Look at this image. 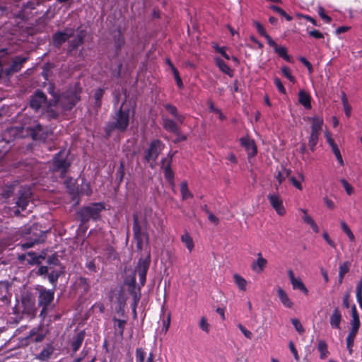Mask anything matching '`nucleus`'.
<instances>
[{
    "instance_id": "31",
    "label": "nucleus",
    "mask_w": 362,
    "mask_h": 362,
    "mask_svg": "<svg viewBox=\"0 0 362 362\" xmlns=\"http://www.w3.org/2000/svg\"><path fill=\"white\" fill-rule=\"evenodd\" d=\"M309 120L312 123L311 132L320 134L323 124V119L318 117H315L309 118Z\"/></svg>"
},
{
    "instance_id": "1",
    "label": "nucleus",
    "mask_w": 362,
    "mask_h": 362,
    "mask_svg": "<svg viewBox=\"0 0 362 362\" xmlns=\"http://www.w3.org/2000/svg\"><path fill=\"white\" fill-rule=\"evenodd\" d=\"M134 109L127 107L123 103L119 109L112 116V119L105 127V132L109 136L114 130L119 132L127 131L131 118L134 117Z\"/></svg>"
},
{
    "instance_id": "40",
    "label": "nucleus",
    "mask_w": 362,
    "mask_h": 362,
    "mask_svg": "<svg viewBox=\"0 0 362 362\" xmlns=\"http://www.w3.org/2000/svg\"><path fill=\"white\" fill-rule=\"evenodd\" d=\"M104 94V90L101 88H98L96 90L95 93H94V106L96 110H98L100 108L101 106V99Z\"/></svg>"
},
{
    "instance_id": "7",
    "label": "nucleus",
    "mask_w": 362,
    "mask_h": 362,
    "mask_svg": "<svg viewBox=\"0 0 362 362\" xmlns=\"http://www.w3.org/2000/svg\"><path fill=\"white\" fill-rule=\"evenodd\" d=\"M67 157L68 152L65 150H61L53 158L52 170L54 172H60L62 177L65 175L70 166V163L67 160Z\"/></svg>"
},
{
    "instance_id": "52",
    "label": "nucleus",
    "mask_w": 362,
    "mask_h": 362,
    "mask_svg": "<svg viewBox=\"0 0 362 362\" xmlns=\"http://www.w3.org/2000/svg\"><path fill=\"white\" fill-rule=\"evenodd\" d=\"M145 357H146V353L141 348H139L136 350V362H145L144 361Z\"/></svg>"
},
{
    "instance_id": "46",
    "label": "nucleus",
    "mask_w": 362,
    "mask_h": 362,
    "mask_svg": "<svg viewBox=\"0 0 362 362\" xmlns=\"http://www.w3.org/2000/svg\"><path fill=\"white\" fill-rule=\"evenodd\" d=\"M61 274V272L53 270L52 268L49 270L48 273V279L49 282L53 284L54 286L57 284V280Z\"/></svg>"
},
{
    "instance_id": "37",
    "label": "nucleus",
    "mask_w": 362,
    "mask_h": 362,
    "mask_svg": "<svg viewBox=\"0 0 362 362\" xmlns=\"http://www.w3.org/2000/svg\"><path fill=\"white\" fill-rule=\"evenodd\" d=\"M317 349L320 353V357L321 359H325L328 356L329 352L327 349V344L324 340L318 341Z\"/></svg>"
},
{
    "instance_id": "45",
    "label": "nucleus",
    "mask_w": 362,
    "mask_h": 362,
    "mask_svg": "<svg viewBox=\"0 0 362 362\" xmlns=\"http://www.w3.org/2000/svg\"><path fill=\"white\" fill-rule=\"evenodd\" d=\"M113 321L115 322V327H117V329L118 330L119 334L121 337H122L124 331V327L127 324L126 320H119L116 317H114Z\"/></svg>"
},
{
    "instance_id": "54",
    "label": "nucleus",
    "mask_w": 362,
    "mask_h": 362,
    "mask_svg": "<svg viewBox=\"0 0 362 362\" xmlns=\"http://www.w3.org/2000/svg\"><path fill=\"white\" fill-rule=\"evenodd\" d=\"M341 182L348 195H351L354 193V187L345 179H341Z\"/></svg>"
},
{
    "instance_id": "43",
    "label": "nucleus",
    "mask_w": 362,
    "mask_h": 362,
    "mask_svg": "<svg viewBox=\"0 0 362 362\" xmlns=\"http://www.w3.org/2000/svg\"><path fill=\"white\" fill-rule=\"evenodd\" d=\"M180 192L183 199L192 197V194L188 189L187 182L186 181L182 182L180 185Z\"/></svg>"
},
{
    "instance_id": "50",
    "label": "nucleus",
    "mask_w": 362,
    "mask_h": 362,
    "mask_svg": "<svg viewBox=\"0 0 362 362\" xmlns=\"http://www.w3.org/2000/svg\"><path fill=\"white\" fill-rule=\"evenodd\" d=\"M281 72L284 74V76L287 78L291 82L294 83L295 82V78L292 76L291 73V70L287 66H282L281 68Z\"/></svg>"
},
{
    "instance_id": "2",
    "label": "nucleus",
    "mask_w": 362,
    "mask_h": 362,
    "mask_svg": "<svg viewBox=\"0 0 362 362\" xmlns=\"http://www.w3.org/2000/svg\"><path fill=\"white\" fill-rule=\"evenodd\" d=\"M147 221L146 218L139 220L137 214H133V236L136 242V248L141 250L144 247V240L146 242L148 240V235L147 233L143 230V227H146Z\"/></svg>"
},
{
    "instance_id": "59",
    "label": "nucleus",
    "mask_w": 362,
    "mask_h": 362,
    "mask_svg": "<svg viewBox=\"0 0 362 362\" xmlns=\"http://www.w3.org/2000/svg\"><path fill=\"white\" fill-rule=\"evenodd\" d=\"M318 14L326 23H330L332 21V18L325 14V10L322 7H319L318 8Z\"/></svg>"
},
{
    "instance_id": "14",
    "label": "nucleus",
    "mask_w": 362,
    "mask_h": 362,
    "mask_svg": "<svg viewBox=\"0 0 362 362\" xmlns=\"http://www.w3.org/2000/svg\"><path fill=\"white\" fill-rule=\"evenodd\" d=\"M46 102L47 97L45 94L41 90H37L35 95L31 97L30 105L33 109L38 110Z\"/></svg>"
},
{
    "instance_id": "9",
    "label": "nucleus",
    "mask_w": 362,
    "mask_h": 362,
    "mask_svg": "<svg viewBox=\"0 0 362 362\" xmlns=\"http://www.w3.org/2000/svg\"><path fill=\"white\" fill-rule=\"evenodd\" d=\"M150 256L148 255L145 259H139L138 264L136 267L135 272L139 276V281L141 286H144L146 282V274L150 265Z\"/></svg>"
},
{
    "instance_id": "12",
    "label": "nucleus",
    "mask_w": 362,
    "mask_h": 362,
    "mask_svg": "<svg viewBox=\"0 0 362 362\" xmlns=\"http://www.w3.org/2000/svg\"><path fill=\"white\" fill-rule=\"evenodd\" d=\"M29 233H32L33 237L25 243L21 244L22 249H28L32 247L35 244L40 242L41 238H43L44 233L41 230H37L35 227H33L30 229Z\"/></svg>"
},
{
    "instance_id": "25",
    "label": "nucleus",
    "mask_w": 362,
    "mask_h": 362,
    "mask_svg": "<svg viewBox=\"0 0 362 362\" xmlns=\"http://www.w3.org/2000/svg\"><path fill=\"white\" fill-rule=\"evenodd\" d=\"M342 319V315L339 308H335L329 318L330 325L334 329H340V323Z\"/></svg>"
},
{
    "instance_id": "63",
    "label": "nucleus",
    "mask_w": 362,
    "mask_h": 362,
    "mask_svg": "<svg viewBox=\"0 0 362 362\" xmlns=\"http://www.w3.org/2000/svg\"><path fill=\"white\" fill-rule=\"evenodd\" d=\"M238 328L241 331V332L244 334L245 337L247 339H251L252 337V334L250 331L247 330L243 325L239 324Z\"/></svg>"
},
{
    "instance_id": "38",
    "label": "nucleus",
    "mask_w": 362,
    "mask_h": 362,
    "mask_svg": "<svg viewBox=\"0 0 362 362\" xmlns=\"http://www.w3.org/2000/svg\"><path fill=\"white\" fill-rule=\"evenodd\" d=\"M181 240L182 242L185 245L187 248L189 250V252H192V250L194 248V242L191 236L189 235L188 233H185L181 236Z\"/></svg>"
},
{
    "instance_id": "62",
    "label": "nucleus",
    "mask_w": 362,
    "mask_h": 362,
    "mask_svg": "<svg viewBox=\"0 0 362 362\" xmlns=\"http://www.w3.org/2000/svg\"><path fill=\"white\" fill-rule=\"evenodd\" d=\"M349 270V263L348 262H344L339 267V274L345 275Z\"/></svg>"
},
{
    "instance_id": "20",
    "label": "nucleus",
    "mask_w": 362,
    "mask_h": 362,
    "mask_svg": "<svg viewBox=\"0 0 362 362\" xmlns=\"http://www.w3.org/2000/svg\"><path fill=\"white\" fill-rule=\"evenodd\" d=\"M350 332L358 333L361 326L359 315L355 305L351 306V320L350 322Z\"/></svg>"
},
{
    "instance_id": "55",
    "label": "nucleus",
    "mask_w": 362,
    "mask_h": 362,
    "mask_svg": "<svg viewBox=\"0 0 362 362\" xmlns=\"http://www.w3.org/2000/svg\"><path fill=\"white\" fill-rule=\"evenodd\" d=\"M104 255L106 256L107 258L115 259L116 257V252L114 248L111 246H108L105 250H104Z\"/></svg>"
},
{
    "instance_id": "24",
    "label": "nucleus",
    "mask_w": 362,
    "mask_h": 362,
    "mask_svg": "<svg viewBox=\"0 0 362 362\" xmlns=\"http://www.w3.org/2000/svg\"><path fill=\"white\" fill-rule=\"evenodd\" d=\"M240 143L245 148L249 156H254L257 154V147L253 140L249 138H241Z\"/></svg>"
},
{
    "instance_id": "15",
    "label": "nucleus",
    "mask_w": 362,
    "mask_h": 362,
    "mask_svg": "<svg viewBox=\"0 0 362 362\" xmlns=\"http://www.w3.org/2000/svg\"><path fill=\"white\" fill-rule=\"evenodd\" d=\"M85 36L86 33L83 30H78L76 37L68 42V53L73 54L72 52L83 43Z\"/></svg>"
},
{
    "instance_id": "47",
    "label": "nucleus",
    "mask_w": 362,
    "mask_h": 362,
    "mask_svg": "<svg viewBox=\"0 0 362 362\" xmlns=\"http://www.w3.org/2000/svg\"><path fill=\"white\" fill-rule=\"evenodd\" d=\"M319 135V134H315L313 132L310 133L308 141V146L312 151H314L315 149V146L318 142Z\"/></svg>"
},
{
    "instance_id": "13",
    "label": "nucleus",
    "mask_w": 362,
    "mask_h": 362,
    "mask_svg": "<svg viewBox=\"0 0 362 362\" xmlns=\"http://www.w3.org/2000/svg\"><path fill=\"white\" fill-rule=\"evenodd\" d=\"M268 199L272 206L275 209V211L279 215L283 216L285 214L286 210L283 206L282 199L280 198L279 195L274 194H269L268 195Z\"/></svg>"
},
{
    "instance_id": "56",
    "label": "nucleus",
    "mask_w": 362,
    "mask_h": 362,
    "mask_svg": "<svg viewBox=\"0 0 362 362\" xmlns=\"http://www.w3.org/2000/svg\"><path fill=\"white\" fill-rule=\"evenodd\" d=\"M78 286L83 291L87 292L89 290V284L87 279L83 277H80L78 279Z\"/></svg>"
},
{
    "instance_id": "44",
    "label": "nucleus",
    "mask_w": 362,
    "mask_h": 362,
    "mask_svg": "<svg viewBox=\"0 0 362 362\" xmlns=\"http://www.w3.org/2000/svg\"><path fill=\"white\" fill-rule=\"evenodd\" d=\"M340 224L341 230L346 233L350 241L354 242L355 236L352 231L351 230V229L349 228V226L346 224V223L344 221H341Z\"/></svg>"
},
{
    "instance_id": "32",
    "label": "nucleus",
    "mask_w": 362,
    "mask_h": 362,
    "mask_svg": "<svg viewBox=\"0 0 362 362\" xmlns=\"http://www.w3.org/2000/svg\"><path fill=\"white\" fill-rule=\"evenodd\" d=\"M216 64L219 68V69L229 76L230 77H233V71L227 65V64L219 57L215 59Z\"/></svg>"
},
{
    "instance_id": "53",
    "label": "nucleus",
    "mask_w": 362,
    "mask_h": 362,
    "mask_svg": "<svg viewBox=\"0 0 362 362\" xmlns=\"http://www.w3.org/2000/svg\"><path fill=\"white\" fill-rule=\"evenodd\" d=\"M209 324L207 322V320L205 317H202L199 322V327L204 331L206 333L209 332Z\"/></svg>"
},
{
    "instance_id": "8",
    "label": "nucleus",
    "mask_w": 362,
    "mask_h": 362,
    "mask_svg": "<svg viewBox=\"0 0 362 362\" xmlns=\"http://www.w3.org/2000/svg\"><path fill=\"white\" fill-rule=\"evenodd\" d=\"M75 30L72 28H66L62 31L55 33L52 36L53 45L56 47H59L63 43L70 37L74 36Z\"/></svg>"
},
{
    "instance_id": "17",
    "label": "nucleus",
    "mask_w": 362,
    "mask_h": 362,
    "mask_svg": "<svg viewBox=\"0 0 362 362\" xmlns=\"http://www.w3.org/2000/svg\"><path fill=\"white\" fill-rule=\"evenodd\" d=\"M61 108L56 100H51L46 107L45 114L49 119H57L61 112Z\"/></svg>"
},
{
    "instance_id": "33",
    "label": "nucleus",
    "mask_w": 362,
    "mask_h": 362,
    "mask_svg": "<svg viewBox=\"0 0 362 362\" xmlns=\"http://www.w3.org/2000/svg\"><path fill=\"white\" fill-rule=\"evenodd\" d=\"M85 337V334L83 332H78L73 339V341L71 343V348L73 352H76L79 348L81 347L83 339Z\"/></svg>"
},
{
    "instance_id": "60",
    "label": "nucleus",
    "mask_w": 362,
    "mask_h": 362,
    "mask_svg": "<svg viewBox=\"0 0 362 362\" xmlns=\"http://www.w3.org/2000/svg\"><path fill=\"white\" fill-rule=\"evenodd\" d=\"M215 50L220 53L225 59L229 60L230 57L229 55L226 52V47H218V45L214 46Z\"/></svg>"
},
{
    "instance_id": "48",
    "label": "nucleus",
    "mask_w": 362,
    "mask_h": 362,
    "mask_svg": "<svg viewBox=\"0 0 362 362\" xmlns=\"http://www.w3.org/2000/svg\"><path fill=\"white\" fill-rule=\"evenodd\" d=\"M170 68L173 71L175 79L176 81L177 85L180 88H182L183 87V83L182 81L181 78L179 76V72L177 69L174 66L173 64H170Z\"/></svg>"
},
{
    "instance_id": "41",
    "label": "nucleus",
    "mask_w": 362,
    "mask_h": 362,
    "mask_svg": "<svg viewBox=\"0 0 362 362\" xmlns=\"http://www.w3.org/2000/svg\"><path fill=\"white\" fill-rule=\"evenodd\" d=\"M357 333L354 332H349V334L346 337V348L349 350V353L350 355L353 353V346L354 343V339L356 338Z\"/></svg>"
},
{
    "instance_id": "19",
    "label": "nucleus",
    "mask_w": 362,
    "mask_h": 362,
    "mask_svg": "<svg viewBox=\"0 0 362 362\" xmlns=\"http://www.w3.org/2000/svg\"><path fill=\"white\" fill-rule=\"evenodd\" d=\"M28 60V57L17 56L13 59L12 64L11 66L6 70V75H11L13 73L18 72L23 64Z\"/></svg>"
},
{
    "instance_id": "21",
    "label": "nucleus",
    "mask_w": 362,
    "mask_h": 362,
    "mask_svg": "<svg viewBox=\"0 0 362 362\" xmlns=\"http://www.w3.org/2000/svg\"><path fill=\"white\" fill-rule=\"evenodd\" d=\"M288 276L291 282L293 289H298L305 294H308V290L300 279H297L294 276V273L291 269L288 271Z\"/></svg>"
},
{
    "instance_id": "28",
    "label": "nucleus",
    "mask_w": 362,
    "mask_h": 362,
    "mask_svg": "<svg viewBox=\"0 0 362 362\" xmlns=\"http://www.w3.org/2000/svg\"><path fill=\"white\" fill-rule=\"evenodd\" d=\"M298 101L305 109L311 108V98L304 90H300L299 91Z\"/></svg>"
},
{
    "instance_id": "29",
    "label": "nucleus",
    "mask_w": 362,
    "mask_h": 362,
    "mask_svg": "<svg viewBox=\"0 0 362 362\" xmlns=\"http://www.w3.org/2000/svg\"><path fill=\"white\" fill-rule=\"evenodd\" d=\"M277 296L281 300V303L286 308H292L293 303L291 300L289 298L287 293L281 288L279 287L277 288Z\"/></svg>"
},
{
    "instance_id": "26",
    "label": "nucleus",
    "mask_w": 362,
    "mask_h": 362,
    "mask_svg": "<svg viewBox=\"0 0 362 362\" xmlns=\"http://www.w3.org/2000/svg\"><path fill=\"white\" fill-rule=\"evenodd\" d=\"M267 259L262 257L261 253H258L257 259L252 264L251 268L254 272L259 274L264 269V268L267 267Z\"/></svg>"
},
{
    "instance_id": "36",
    "label": "nucleus",
    "mask_w": 362,
    "mask_h": 362,
    "mask_svg": "<svg viewBox=\"0 0 362 362\" xmlns=\"http://www.w3.org/2000/svg\"><path fill=\"white\" fill-rule=\"evenodd\" d=\"M114 45L117 50L121 49L124 45V38L122 36L120 30H117V33L114 35Z\"/></svg>"
},
{
    "instance_id": "34",
    "label": "nucleus",
    "mask_w": 362,
    "mask_h": 362,
    "mask_svg": "<svg viewBox=\"0 0 362 362\" xmlns=\"http://www.w3.org/2000/svg\"><path fill=\"white\" fill-rule=\"evenodd\" d=\"M301 211L303 213V221L305 223L310 225V227L312 228V229L313 230V231L315 233H318L319 232V227L315 223V222L314 221L313 218L308 214L306 210L301 209Z\"/></svg>"
},
{
    "instance_id": "18",
    "label": "nucleus",
    "mask_w": 362,
    "mask_h": 362,
    "mask_svg": "<svg viewBox=\"0 0 362 362\" xmlns=\"http://www.w3.org/2000/svg\"><path fill=\"white\" fill-rule=\"evenodd\" d=\"M23 313L33 317L36 313L35 303L30 297H23L22 299Z\"/></svg>"
},
{
    "instance_id": "58",
    "label": "nucleus",
    "mask_w": 362,
    "mask_h": 362,
    "mask_svg": "<svg viewBox=\"0 0 362 362\" xmlns=\"http://www.w3.org/2000/svg\"><path fill=\"white\" fill-rule=\"evenodd\" d=\"M274 83L280 93H281L283 94L286 93V89H285L282 82L281 81V80L279 78H277V77L274 78Z\"/></svg>"
},
{
    "instance_id": "39",
    "label": "nucleus",
    "mask_w": 362,
    "mask_h": 362,
    "mask_svg": "<svg viewBox=\"0 0 362 362\" xmlns=\"http://www.w3.org/2000/svg\"><path fill=\"white\" fill-rule=\"evenodd\" d=\"M233 280L241 291L246 290L247 281L240 275L235 274L233 275Z\"/></svg>"
},
{
    "instance_id": "6",
    "label": "nucleus",
    "mask_w": 362,
    "mask_h": 362,
    "mask_svg": "<svg viewBox=\"0 0 362 362\" xmlns=\"http://www.w3.org/2000/svg\"><path fill=\"white\" fill-rule=\"evenodd\" d=\"M103 209L102 204L95 203L91 206L83 207L78 212V216L83 223L88 221L90 218L97 220Z\"/></svg>"
},
{
    "instance_id": "10",
    "label": "nucleus",
    "mask_w": 362,
    "mask_h": 362,
    "mask_svg": "<svg viewBox=\"0 0 362 362\" xmlns=\"http://www.w3.org/2000/svg\"><path fill=\"white\" fill-rule=\"evenodd\" d=\"M18 194L19 196L16 204L18 208L24 211L30 202L32 194L31 190L28 187H22L19 190Z\"/></svg>"
},
{
    "instance_id": "5",
    "label": "nucleus",
    "mask_w": 362,
    "mask_h": 362,
    "mask_svg": "<svg viewBox=\"0 0 362 362\" xmlns=\"http://www.w3.org/2000/svg\"><path fill=\"white\" fill-rule=\"evenodd\" d=\"M164 148V144L160 140H154L150 144L149 148L145 151L144 160L150 163V167L154 168L156 160Z\"/></svg>"
},
{
    "instance_id": "51",
    "label": "nucleus",
    "mask_w": 362,
    "mask_h": 362,
    "mask_svg": "<svg viewBox=\"0 0 362 362\" xmlns=\"http://www.w3.org/2000/svg\"><path fill=\"white\" fill-rule=\"evenodd\" d=\"M291 322L293 325L294 326L295 329L299 334H303L305 332V329L302 326L300 322L296 318L291 319Z\"/></svg>"
},
{
    "instance_id": "61",
    "label": "nucleus",
    "mask_w": 362,
    "mask_h": 362,
    "mask_svg": "<svg viewBox=\"0 0 362 362\" xmlns=\"http://www.w3.org/2000/svg\"><path fill=\"white\" fill-rule=\"evenodd\" d=\"M343 305L345 308H350V292L347 291L344 293L342 300Z\"/></svg>"
},
{
    "instance_id": "3",
    "label": "nucleus",
    "mask_w": 362,
    "mask_h": 362,
    "mask_svg": "<svg viewBox=\"0 0 362 362\" xmlns=\"http://www.w3.org/2000/svg\"><path fill=\"white\" fill-rule=\"evenodd\" d=\"M36 291L38 293V306L42 308L40 315L45 317L47 315L48 307L54 300V291L47 289L42 286H38Z\"/></svg>"
},
{
    "instance_id": "22",
    "label": "nucleus",
    "mask_w": 362,
    "mask_h": 362,
    "mask_svg": "<svg viewBox=\"0 0 362 362\" xmlns=\"http://www.w3.org/2000/svg\"><path fill=\"white\" fill-rule=\"evenodd\" d=\"M135 279L132 280V284H129V293L132 296L134 303L132 305L134 312H136V307L140 300L141 292L140 288H136Z\"/></svg>"
},
{
    "instance_id": "57",
    "label": "nucleus",
    "mask_w": 362,
    "mask_h": 362,
    "mask_svg": "<svg viewBox=\"0 0 362 362\" xmlns=\"http://www.w3.org/2000/svg\"><path fill=\"white\" fill-rule=\"evenodd\" d=\"M204 209L206 212L208 214V219L215 225H218L219 223V219L208 210L206 206H204Z\"/></svg>"
},
{
    "instance_id": "23",
    "label": "nucleus",
    "mask_w": 362,
    "mask_h": 362,
    "mask_svg": "<svg viewBox=\"0 0 362 362\" xmlns=\"http://www.w3.org/2000/svg\"><path fill=\"white\" fill-rule=\"evenodd\" d=\"M162 119L163 128L166 131L180 135V128L174 120L164 117Z\"/></svg>"
},
{
    "instance_id": "49",
    "label": "nucleus",
    "mask_w": 362,
    "mask_h": 362,
    "mask_svg": "<svg viewBox=\"0 0 362 362\" xmlns=\"http://www.w3.org/2000/svg\"><path fill=\"white\" fill-rule=\"evenodd\" d=\"M271 8L278 13L279 14H280L281 16H284L286 18V19L288 21H290L292 20V17L289 15H288L281 8L279 7V6H272L271 7Z\"/></svg>"
},
{
    "instance_id": "30",
    "label": "nucleus",
    "mask_w": 362,
    "mask_h": 362,
    "mask_svg": "<svg viewBox=\"0 0 362 362\" xmlns=\"http://www.w3.org/2000/svg\"><path fill=\"white\" fill-rule=\"evenodd\" d=\"M9 285L6 282H0V300L8 303L9 300Z\"/></svg>"
},
{
    "instance_id": "4",
    "label": "nucleus",
    "mask_w": 362,
    "mask_h": 362,
    "mask_svg": "<svg viewBox=\"0 0 362 362\" xmlns=\"http://www.w3.org/2000/svg\"><path fill=\"white\" fill-rule=\"evenodd\" d=\"M80 100L79 92L78 91H68L59 95L56 99L62 110H69Z\"/></svg>"
},
{
    "instance_id": "42",
    "label": "nucleus",
    "mask_w": 362,
    "mask_h": 362,
    "mask_svg": "<svg viewBox=\"0 0 362 362\" xmlns=\"http://www.w3.org/2000/svg\"><path fill=\"white\" fill-rule=\"evenodd\" d=\"M274 49L275 52L284 60L287 62L291 61V57L287 54V50L285 47L279 46L277 45L276 47H274Z\"/></svg>"
},
{
    "instance_id": "16",
    "label": "nucleus",
    "mask_w": 362,
    "mask_h": 362,
    "mask_svg": "<svg viewBox=\"0 0 362 362\" xmlns=\"http://www.w3.org/2000/svg\"><path fill=\"white\" fill-rule=\"evenodd\" d=\"M171 163H172V156L170 157L163 158L161 161V168L164 170V176L165 179L170 183H173L174 180V173L171 169Z\"/></svg>"
},
{
    "instance_id": "27",
    "label": "nucleus",
    "mask_w": 362,
    "mask_h": 362,
    "mask_svg": "<svg viewBox=\"0 0 362 362\" xmlns=\"http://www.w3.org/2000/svg\"><path fill=\"white\" fill-rule=\"evenodd\" d=\"M164 107L178 122L180 124L184 122L185 117L183 115L179 114L175 106L168 103L164 105Z\"/></svg>"
},
{
    "instance_id": "11",
    "label": "nucleus",
    "mask_w": 362,
    "mask_h": 362,
    "mask_svg": "<svg viewBox=\"0 0 362 362\" xmlns=\"http://www.w3.org/2000/svg\"><path fill=\"white\" fill-rule=\"evenodd\" d=\"M51 134L50 130L37 124L30 129V135L34 140H45Z\"/></svg>"
},
{
    "instance_id": "64",
    "label": "nucleus",
    "mask_w": 362,
    "mask_h": 362,
    "mask_svg": "<svg viewBox=\"0 0 362 362\" xmlns=\"http://www.w3.org/2000/svg\"><path fill=\"white\" fill-rule=\"evenodd\" d=\"M308 33H309L310 36H311L314 38H316V39H322L324 37V35L317 30H310V31H309Z\"/></svg>"
},
{
    "instance_id": "35",
    "label": "nucleus",
    "mask_w": 362,
    "mask_h": 362,
    "mask_svg": "<svg viewBox=\"0 0 362 362\" xmlns=\"http://www.w3.org/2000/svg\"><path fill=\"white\" fill-rule=\"evenodd\" d=\"M54 349L51 346H48L41 351V352L37 356L36 358L44 361L50 358L51 355L53 354Z\"/></svg>"
}]
</instances>
